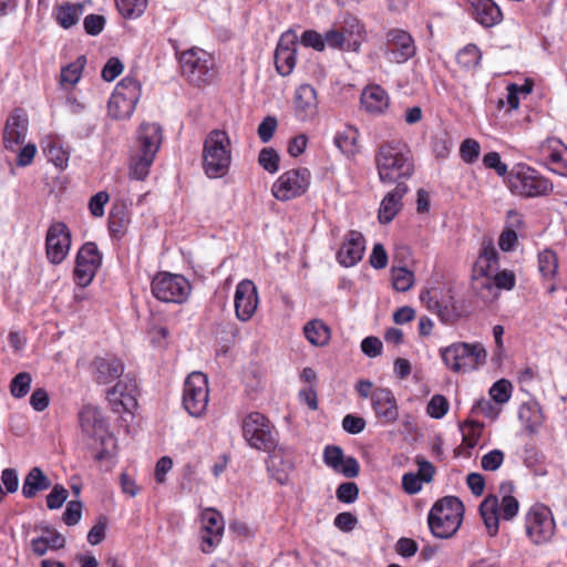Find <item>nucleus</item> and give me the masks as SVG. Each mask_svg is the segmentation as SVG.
Listing matches in <instances>:
<instances>
[{"instance_id":"1","label":"nucleus","mask_w":567,"mask_h":567,"mask_svg":"<svg viewBox=\"0 0 567 567\" xmlns=\"http://www.w3.org/2000/svg\"><path fill=\"white\" fill-rule=\"evenodd\" d=\"M375 166L381 183H405L414 173L412 151L400 140L384 142L375 153Z\"/></svg>"},{"instance_id":"2","label":"nucleus","mask_w":567,"mask_h":567,"mask_svg":"<svg viewBox=\"0 0 567 567\" xmlns=\"http://www.w3.org/2000/svg\"><path fill=\"white\" fill-rule=\"evenodd\" d=\"M243 437L246 443L257 451L268 454L267 470L280 484H285L287 475L274 473L276 467V451L279 444V433L272 422L260 412L248 413L241 423Z\"/></svg>"},{"instance_id":"3","label":"nucleus","mask_w":567,"mask_h":567,"mask_svg":"<svg viewBox=\"0 0 567 567\" xmlns=\"http://www.w3.org/2000/svg\"><path fill=\"white\" fill-rule=\"evenodd\" d=\"M513 489L514 486L511 482L502 483V499L499 501L496 495H488L480 505V514L491 537L496 536L498 533L499 518L512 520L518 514L519 503L512 495Z\"/></svg>"},{"instance_id":"4","label":"nucleus","mask_w":567,"mask_h":567,"mask_svg":"<svg viewBox=\"0 0 567 567\" xmlns=\"http://www.w3.org/2000/svg\"><path fill=\"white\" fill-rule=\"evenodd\" d=\"M231 164V142L223 130L210 131L203 144V169L207 177L225 176Z\"/></svg>"},{"instance_id":"5","label":"nucleus","mask_w":567,"mask_h":567,"mask_svg":"<svg viewBox=\"0 0 567 567\" xmlns=\"http://www.w3.org/2000/svg\"><path fill=\"white\" fill-rule=\"evenodd\" d=\"M463 513V503L455 496H445L436 501L427 515V524L433 536L452 537L462 524Z\"/></svg>"},{"instance_id":"6","label":"nucleus","mask_w":567,"mask_h":567,"mask_svg":"<svg viewBox=\"0 0 567 567\" xmlns=\"http://www.w3.org/2000/svg\"><path fill=\"white\" fill-rule=\"evenodd\" d=\"M507 186L512 194L524 198L549 195L553 183L532 166L519 163L513 166L507 176Z\"/></svg>"},{"instance_id":"7","label":"nucleus","mask_w":567,"mask_h":567,"mask_svg":"<svg viewBox=\"0 0 567 567\" xmlns=\"http://www.w3.org/2000/svg\"><path fill=\"white\" fill-rule=\"evenodd\" d=\"M444 364L453 372L475 370L486 361V350L482 343L455 342L440 349Z\"/></svg>"},{"instance_id":"8","label":"nucleus","mask_w":567,"mask_h":567,"mask_svg":"<svg viewBox=\"0 0 567 567\" xmlns=\"http://www.w3.org/2000/svg\"><path fill=\"white\" fill-rule=\"evenodd\" d=\"M182 74L196 86L207 85L215 76L214 58L206 51L192 48L181 53Z\"/></svg>"},{"instance_id":"9","label":"nucleus","mask_w":567,"mask_h":567,"mask_svg":"<svg viewBox=\"0 0 567 567\" xmlns=\"http://www.w3.org/2000/svg\"><path fill=\"white\" fill-rule=\"evenodd\" d=\"M141 91V83L136 79L130 75L122 79L109 100V115L116 120L131 117L140 101Z\"/></svg>"},{"instance_id":"10","label":"nucleus","mask_w":567,"mask_h":567,"mask_svg":"<svg viewBox=\"0 0 567 567\" xmlns=\"http://www.w3.org/2000/svg\"><path fill=\"white\" fill-rule=\"evenodd\" d=\"M556 528L555 519L549 507L534 504L525 516L527 537L535 545H542L551 539Z\"/></svg>"},{"instance_id":"11","label":"nucleus","mask_w":567,"mask_h":567,"mask_svg":"<svg viewBox=\"0 0 567 567\" xmlns=\"http://www.w3.org/2000/svg\"><path fill=\"white\" fill-rule=\"evenodd\" d=\"M190 290L188 280L182 275L159 272L152 280V293L163 302L183 303Z\"/></svg>"},{"instance_id":"12","label":"nucleus","mask_w":567,"mask_h":567,"mask_svg":"<svg viewBox=\"0 0 567 567\" xmlns=\"http://www.w3.org/2000/svg\"><path fill=\"white\" fill-rule=\"evenodd\" d=\"M209 390L207 377L202 372L190 373L184 383L183 406L194 417L202 416L208 405Z\"/></svg>"},{"instance_id":"13","label":"nucleus","mask_w":567,"mask_h":567,"mask_svg":"<svg viewBox=\"0 0 567 567\" xmlns=\"http://www.w3.org/2000/svg\"><path fill=\"white\" fill-rule=\"evenodd\" d=\"M382 50L388 62L403 64L416 54V44L408 31L393 28L386 31Z\"/></svg>"},{"instance_id":"14","label":"nucleus","mask_w":567,"mask_h":567,"mask_svg":"<svg viewBox=\"0 0 567 567\" xmlns=\"http://www.w3.org/2000/svg\"><path fill=\"white\" fill-rule=\"evenodd\" d=\"M311 174L308 168H293L282 173L271 187L272 195L287 202L303 195L310 185Z\"/></svg>"},{"instance_id":"15","label":"nucleus","mask_w":567,"mask_h":567,"mask_svg":"<svg viewBox=\"0 0 567 567\" xmlns=\"http://www.w3.org/2000/svg\"><path fill=\"white\" fill-rule=\"evenodd\" d=\"M102 265V254L95 243L87 241L76 254L73 279L80 287L89 286Z\"/></svg>"},{"instance_id":"16","label":"nucleus","mask_w":567,"mask_h":567,"mask_svg":"<svg viewBox=\"0 0 567 567\" xmlns=\"http://www.w3.org/2000/svg\"><path fill=\"white\" fill-rule=\"evenodd\" d=\"M71 233L62 221L50 225L45 236V255L52 265H60L69 255Z\"/></svg>"},{"instance_id":"17","label":"nucleus","mask_w":567,"mask_h":567,"mask_svg":"<svg viewBox=\"0 0 567 567\" xmlns=\"http://www.w3.org/2000/svg\"><path fill=\"white\" fill-rule=\"evenodd\" d=\"M200 549L203 553L209 554L221 540L225 528L224 518L218 511L214 508H205L200 514Z\"/></svg>"},{"instance_id":"18","label":"nucleus","mask_w":567,"mask_h":567,"mask_svg":"<svg viewBox=\"0 0 567 567\" xmlns=\"http://www.w3.org/2000/svg\"><path fill=\"white\" fill-rule=\"evenodd\" d=\"M258 302V291L255 284L248 279L239 281L234 296L236 318L241 322L249 321L257 310Z\"/></svg>"},{"instance_id":"19","label":"nucleus","mask_w":567,"mask_h":567,"mask_svg":"<svg viewBox=\"0 0 567 567\" xmlns=\"http://www.w3.org/2000/svg\"><path fill=\"white\" fill-rule=\"evenodd\" d=\"M371 405L382 425L393 424L399 420L398 401L390 389L375 388L371 394Z\"/></svg>"},{"instance_id":"20","label":"nucleus","mask_w":567,"mask_h":567,"mask_svg":"<svg viewBox=\"0 0 567 567\" xmlns=\"http://www.w3.org/2000/svg\"><path fill=\"white\" fill-rule=\"evenodd\" d=\"M324 464L347 478H354L360 473V464L353 456H346L338 445H327L323 450Z\"/></svg>"},{"instance_id":"21","label":"nucleus","mask_w":567,"mask_h":567,"mask_svg":"<svg viewBox=\"0 0 567 567\" xmlns=\"http://www.w3.org/2000/svg\"><path fill=\"white\" fill-rule=\"evenodd\" d=\"M319 110L317 90L310 84H301L295 90L293 112L295 116L307 122L313 120Z\"/></svg>"},{"instance_id":"22","label":"nucleus","mask_w":567,"mask_h":567,"mask_svg":"<svg viewBox=\"0 0 567 567\" xmlns=\"http://www.w3.org/2000/svg\"><path fill=\"white\" fill-rule=\"evenodd\" d=\"M296 41L297 34L291 30L285 32L279 39L275 51V65L281 76L290 75L296 66Z\"/></svg>"},{"instance_id":"23","label":"nucleus","mask_w":567,"mask_h":567,"mask_svg":"<svg viewBox=\"0 0 567 567\" xmlns=\"http://www.w3.org/2000/svg\"><path fill=\"white\" fill-rule=\"evenodd\" d=\"M540 154L548 168L560 176H567V146L559 140L548 138L540 146Z\"/></svg>"},{"instance_id":"24","label":"nucleus","mask_w":567,"mask_h":567,"mask_svg":"<svg viewBox=\"0 0 567 567\" xmlns=\"http://www.w3.org/2000/svg\"><path fill=\"white\" fill-rule=\"evenodd\" d=\"M163 141L162 127L157 123H142L136 133V143L132 150L156 156Z\"/></svg>"},{"instance_id":"25","label":"nucleus","mask_w":567,"mask_h":567,"mask_svg":"<svg viewBox=\"0 0 567 567\" xmlns=\"http://www.w3.org/2000/svg\"><path fill=\"white\" fill-rule=\"evenodd\" d=\"M406 183H398L395 187L385 194L380 203L378 219L381 224L391 223L403 207V197L408 194Z\"/></svg>"},{"instance_id":"26","label":"nucleus","mask_w":567,"mask_h":567,"mask_svg":"<svg viewBox=\"0 0 567 567\" xmlns=\"http://www.w3.org/2000/svg\"><path fill=\"white\" fill-rule=\"evenodd\" d=\"M364 249V238L362 234L351 230L337 252V260L344 267H352L362 259Z\"/></svg>"},{"instance_id":"27","label":"nucleus","mask_w":567,"mask_h":567,"mask_svg":"<svg viewBox=\"0 0 567 567\" xmlns=\"http://www.w3.org/2000/svg\"><path fill=\"white\" fill-rule=\"evenodd\" d=\"M92 371L97 383L107 384L123 374L124 365L121 360L115 357H97L92 362Z\"/></svg>"},{"instance_id":"28","label":"nucleus","mask_w":567,"mask_h":567,"mask_svg":"<svg viewBox=\"0 0 567 567\" xmlns=\"http://www.w3.org/2000/svg\"><path fill=\"white\" fill-rule=\"evenodd\" d=\"M474 20L484 28H492L503 21V12L494 0H470Z\"/></svg>"},{"instance_id":"29","label":"nucleus","mask_w":567,"mask_h":567,"mask_svg":"<svg viewBox=\"0 0 567 567\" xmlns=\"http://www.w3.org/2000/svg\"><path fill=\"white\" fill-rule=\"evenodd\" d=\"M362 107L372 115H381L390 105L388 92L379 84L367 85L361 93Z\"/></svg>"},{"instance_id":"30","label":"nucleus","mask_w":567,"mask_h":567,"mask_svg":"<svg viewBox=\"0 0 567 567\" xmlns=\"http://www.w3.org/2000/svg\"><path fill=\"white\" fill-rule=\"evenodd\" d=\"M28 131V120L24 115L13 113L7 120L3 143L6 148L14 150L17 146L24 143Z\"/></svg>"},{"instance_id":"31","label":"nucleus","mask_w":567,"mask_h":567,"mask_svg":"<svg viewBox=\"0 0 567 567\" xmlns=\"http://www.w3.org/2000/svg\"><path fill=\"white\" fill-rule=\"evenodd\" d=\"M498 262V252L496 248L488 244L483 246L475 264H474V278L476 280L483 278L482 286L489 287L491 286V271L497 266Z\"/></svg>"},{"instance_id":"32","label":"nucleus","mask_w":567,"mask_h":567,"mask_svg":"<svg viewBox=\"0 0 567 567\" xmlns=\"http://www.w3.org/2000/svg\"><path fill=\"white\" fill-rule=\"evenodd\" d=\"M339 30L344 32L347 38V50L358 52L365 34L363 23L355 16L347 12Z\"/></svg>"},{"instance_id":"33","label":"nucleus","mask_w":567,"mask_h":567,"mask_svg":"<svg viewBox=\"0 0 567 567\" xmlns=\"http://www.w3.org/2000/svg\"><path fill=\"white\" fill-rule=\"evenodd\" d=\"M137 386L135 381H118L112 389L107 391V400L114 405H121L124 410H130L136 403L135 394Z\"/></svg>"},{"instance_id":"34","label":"nucleus","mask_w":567,"mask_h":567,"mask_svg":"<svg viewBox=\"0 0 567 567\" xmlns=\"http://www.w3.org/2000/svg\"><path fill=\"white\" fill-rule=\"evenodd\" d=\"M51 486V482L43 471L33 467L24 477L22 485V494L25 498L34 497L39 492L45 491Z\"/></svg>"},{"instance_id":"35","label":"nucleus","mask_w":567,"mask_h":567,"mask_svg":"<svg viewBox=\"0 0 567 567\" xmlns=\"http://www.w3.org/2000/svg\"><path fill=\"white\" fill-rule=\"evenodd\" d=\"M82 431L89 435L97 434L105 429V422L100 411L91 405L84 406L79 413Z\"/></svg>"},{"instance_id":"36","label":"nucleus","mask_w":567,"mask_h":567,"mask_svg":"<svg viewBox=\"0 0 567 567\" xmlns=\"http://www.w3.org/2000/svg\"><path fill=\"white\" fill-rule=\"evenodd\" d=\"M154 159V156L131 150L128 164L130 177L136 181H144L150 174Z\"/></svg>"},{"instance_id":"37","label":"nucleus","mask_w":567,"mask_h":567,"mask_svg":"<svg viewBox=\"0 0 567 567\" xmlns=\"http://www.w3.org/2000/svg\"><path fill=\"white\" fill-rule=\"evenodd\" d=\"M359 131L352 125H346L334 135L333 143L342 154L350 156L357 153Z\"/></svg>"},{"instance_id":"38","label":"nucleus","mask_w":567,"mask_h":567,"mask_svg":"<svg viewBox=\"0 0 567 567\" xmlns=\"http://www.w3.org/2000/svg\"><path fill=\"white\" fill-rule=\"evenodd\" d=\"M307 340L316 346L323 347L330 340V329L321 320L315 319L306 323L303 328Z\"/></svg>"},{"instance_id":"39","label":"nucleus","mask_w":567,"mask_h":567,"mask_svg":"<svg viewBox=\"0 0 567 567\" xmlns=\"http://www.w3.org/2000/svg\"><path fill=\"white\" fill-rule=\"evenodd\" d=\"M538 271L544 280H554L558 274V256L549 248L538 252Z\"/></svg>"},{"instance_id":"40","label":"nucleus","mask_w":567,"mask_h":567,"mask_svg":"<svg viewBox=\"0 0 567 567\" xmlns=\"http://www.w3.org/2000/svg\"><path fill=\"white\" fill-rule=\"evenodd\" d=\"M482 60V51L473 43L466 44L456 54V63L467 72L476 70Z\"/></svg>"},{"instance_id":"41","label":"nucleus","mask_w":567,"mask_h":567,"mask_svg":"<svg viewBox=\"0 0 567 567\" xmlns=\"http://www.w3.org/2000/svg\"><path fill=\"white\" fill-rule=\"evenodd\" d=\"M82 14L83 6L81 3H64L56 9L55 18L62 28L70 29L78 23Z\"/></svg>"},{"instance_id":"42","label":"nucleus","mask_w":567,"mask_h":567,"mask_svg":"<svg viewBox=\"0 0 567 567\" xmlns=\"http://www.w3.org/2000/svg\"><path fill=\"white\" fill-rule=\"evenodd\" d=\"M483 429L484 424L478 421L467 420L461 423L460 431L463 444L470 450L474 449L480 442Z\"/></svg>"},{"instance_id":"43","label":"nucleus","mask_w":567,"mask_h":567,"mask_svg":"<svg viewBox=\"0 0 567 567\" xmlns=\"http://www.w3.org/2000/svg\"><path fill=\"white\" fill-rule=\"evenodd\" d=\"M148 0H115L120 14L126 19H135L144 13Z\"/></svg>"},{"instance_id":"44","label":"nucleus","mask_w":567,"mask_h":567,"mask_svg":"<svg viewBox=\"0 0 567 567\" xmlns=\"http://www.w3.org/2000/svg\"><path fill=\"white\" fill-rule=\"evenodd\" d=\"M392 285L396 291L405 292L410 290L414 284V274L406 268H392Z\"/></svg>"},{"instance_id":"45","label":"nucleus","mask_w":567,"mask_h":567,"mask_svg":"<svg viewBox=\"0 0 567 567\" xmlns=\"http://www.w3.org/2000/svg\"><path fill=\"white\" fill-rule=\"evenodd\" d=\"M86 59L81 55L75 62L70 63L61 70V82L70 85H74L81 79L82 70L85 65Z\"/></svg>"},{"instance_id":"46","label":"nucleus","mask_w":567,"mask_h":567,"mask_svg":"<svg viewBox=\"0 0 567 567\" xmlns=\"http://www.w3.org/2000/svg\"><path fill=\"white\" fill-rule=\"evenodd\" d=\"M32 377L29 372L18 373L10 383V393L16 399L24 398L30 391Z\"/></svg>"},{"instance_id":"47","label":"nucleus","mask_w":567,"mask_h":567,"mask_svg":"<svg viewBox=\"0 0 567 567\" xmlns=\"http://www.w3.org/2000/svg\"><path fill=\"white\" fill-rule=\"evenodd\" d=\"M280 156L272 147H265L259 152L258 164L268 173L275 174L279 169Z\"/></svg>"},{"instance_id":"48","label":"nucleus","mask_w":567,"mask_h":567,"mask_svg":"<svg viewBox=\"0 0 567 567\" xmlns=\"http://www.w3.org/2000/svg\"><path fill=\"white\" fill-rule=\"evenodd\" d=\"M450 410V403L444 395L435 394L431 398L426 405V413L432 419H443Z\"/></svg>"},{"instance_id":"49","label":"nucleus","mask_w":567,"mask_h":567,"mask_svg":"<svg viewBox=\"0 0 567 567\" xmlns=\"http://www.w3.org/2000/svg\"><path fill=\"white\" fill-rule=\"evenodd\" d=\"M512 389L509 381L501 379L491 386L489 395L495 403L504 404L511 399Z\"/></svg>"},{"instance_id":"50","label":"nucleus","mask_w":567,"mask_h":567,"mask_svg":"<svg viewBox=\"0 0 567 567\" xmlns=\"http://www.w3.org/2000/svg\"><path fill=\"white\" fill-rule=\"evenodd\" d=\"M471 413L495 420L499 415L501 409L493 404L491 400L482 398L474 403Z\"/></svg>"},{"instance_id":"51","label":"nucleus","mask_w":567,"mask_h":567,"mask_svg":"<svg viewBox=\"0 0 567 567\" xmlns=\"http://www.w3.org/2000/svg\"><path fill=\"white\" fill-rule=\"evenodd\" d=\"M337 499L344 504H352L358 499L359 487L354 482L341 483L336 491Z\"/></svg>"},{"instance_id":"52","label":"nucleus","mask_w":567,"mask_h":567,"mask_svg":"<svg viewBox=\"0 0 567 567\" xmlns=\"http://www.w3.org/2000/svg\"><path fill=\"white\" fill-rule=\"evenodd\" d=\"M47 157L50 162H52L56 167H63L68 164L69 155L68 153L56 143H50L44 148Z\"/></svg>"},{"instance_id":"53","label":"nucleus","mask_w":567,"mask_h":567,"mask_svg":"<svg viewBox=\"0 0 567 567\" xmlns=\"http://www.w3.org/2000/svg\"><path fill=\"white\" fill-rule=\"evenodd\" d=\"M504 458V453L501 450L495 449L482 456L481 466L484 471L494 472L502 466Z\"/></svg>"},{"instance_id":"54","label":"nucleus","mask_w":567,"mask_h":567,"mask_svg":"<svg viewBox=\"0 0 567 567\" xmlns=\"http://www.w3.org/2000/svg\"><path fill=\"white\" fill-rule=\"evenodd\" d=\"M516 277L511 270L504 269L498 271L493 279L491 278V285H494L497 289L512 290L515 287ZM488 289L492 286L487 287Z\"/></svg>"},{"instance_id":"55","label":"nucleus","mask_w":567,"mask_h":567,"mask_svg":"<svg viewBox=\"0 0 567 567\" xmlns=\"http://www.w3.org/2000/svg\"><path fill=\"white\" fill-rule=\"evenodd\" d=\"M324 39V48L329 47L331 49H346L347 50V38L344 35V32L340 31L339 29L332 28L328 30L323 34Z\"/></svg>"},{"instance_id":"56","label":"nucleus","mask_w":567,"mask_h":567,"mask_svg":"<svg viewBox=\"0 0 567 567\" xmlns=\"http://www.w3.org/2000/svg\"><path fill=\"white\" fill-rule=\"evenodd\" d=\"M69 496L68 491L62 486L56 484L53 486L51 492L47 496V506L50 509H58L60 508L63 503L66 501Z\"/></svg>"},{"instance_id":"57","label":"nucleus","mask_w":567,"mask_h":567,"mask_svg":"<svg viewBox=\"0 0 567 567\" xmlns=\"http://www.w3.org/2000/svg\"><path fill=\"white\" fill-rule=\"evenodd\" d=\"M300 42L302 45L307 48H312L316 51H323L324 50V39L323 35L315 30H306L301 34Z\"/></svg>"},{"instance_id":"58","label":"nucleus","mask_w":567,"mask_h":567,"mask_svg":"<svg viewBox=\"0 0 567 567\" xmlns=\"http://www.w3.org/2000/svg\"><path fill=\"white\" fill-rule=\"evenodd\" d=\"M480 144L472 138L463 141L460 147L461 157L465 163H473L480 155Z\"/></svg>"},{"instance_id":"59","label":"nucleus","mask_w":567,"mask_h":567,"mask_svg":"<svg viewBox=\"0 0 567 567\" xmlns=\"http://www.w3.org/2000/svg\"><path fill=\"white\" fill-rule=\"evenodd\" d=\"M81 516L82 503L80 501H71L66 505L62 519L68 526H73L80 522Z\"/></svg>"},{"instance_id":"60","label":"nucleus","mask_w":567,"mask_h":567,"mask_svg":"<svg viewBox=\"0 0 567 567\" xmlns=\"http://www.w3.org/2000/svg\"><path fill=\"white\" fill-rule=\"evenodd\" d=\"M483 164L487 168L495 169L498 176H508L509 172L507 169V165L501 161V156L497 152H489L485 154L483 157Z\"/></svg>"},{"instance_id":"61","label":"nucleus","mask_w":567,"mask_h":567,"mask_svg":"<svg viewBox=\"0 0 567 567\" xmlns=\"http://www.w3.org/2000/svg\"><path fill=\"white\" fill-rule=\"evenodd\" d=\"M84 30L90 35L100 34L105 25V18L100 14H89L83 21Z\"/></svg>"},{"instance_id":"62","label":"nucleus","mask_w":567,"mask_h":567,"mask_svg":"<svg viewBox=\"0 0 567 567\" xmlns=\"http://www.w3.org/2000/svg\"><path fill=\"white\" fill-rule=\"evenodd\" d=\"M278 122L275 116H267L262 120V122L258 126V136L264 142H269L277 128Z\"/></svg>"},{"instance_id":"63","label":"nucleus","mask_w":567,"mask_h":567,"mask_svg":"<svg viewBox=\"0 0 567 567\" xmlns=\"http://www.w3.org/2000/svg\"><path fill=\"white\" fill-rule=\"evenodd\" d=\"M110 196L106 192H99L91 197L89 202L90 213L94 217H102L104 215V206L109 202Z\"/></svg>"},{"instance_id":"64","label":"nucleus","mask_w":567,"mask_h":567,"mask_svg":"<svg viewBox=\"0 0 567 567\" xmlns=\"http://www.w3.org/2000/svg\"><path fill=\"white\" fill-rule=\"evenodd\" d=\"M123 71V63L117 58H111L102 69L103 80L111 82L115 80Z\"/></svg>"}]
</instances>
